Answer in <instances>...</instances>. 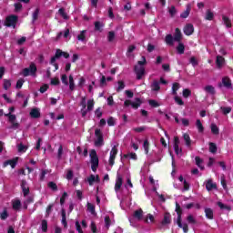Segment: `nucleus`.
<instances>
[{"label":"nucleus","instance_id":"1","mask_svg":"<svg viewBox=\"0 0 233 233\" xmlns=\"http://www.w3.org/2000/svg\"><path fill=\"white\" fill-rule=\"evenodd\" d=\"M22 74L24 77H28V76H35V74H37V66L32 62L28 67L23 69Z\"/></svg>","mask_w":233,"mask_h":233},{"label":"nucleus","instance_id":"2","mask_svg":"<svg viewBox=\"0 0 233 233\" xmlns=\"http://www.w3.org/2000/svg\"><path fill=\"white\" fill-rule=\"evenodd\" d=\"M95 136L96 137L95 140V147H103L105 145V138L103 137V132H101V129L96 128L95 130Z\"/></svg>","mask_w":233,"mask_h":233},{"label":"nucleus","instance_id":"3","mask_svg":"<svg viewBox=\"0 0 233 233\" xmlns=\"http://www.w3.org/2000/svg\"><path fill=\"white\" fill-rule=\"evenodd\" d=\"M17 15H11L5 18V26L15 28V25H17Z\"/></svg>","mask_w":233,"mask_h":233},{"label":"nucleus","instance_id":"4","mask_svg":"<svg viewBox=\"0 0 233 233\" xmlns=\"http://www.w3.org/2000/svg\"><path fill=\"white\" fill-rule=\"evenodd\" d=\"M135 74L137 76V80L143 79V76H145V66H135Z\"/></svg>","mask_w":233,"mask_h":233},{"label":"nucleus","instance_id":"5","mask_svg":"<svg viewBox=\"0 0 233 233\" xmlns=\"http://www.w3.org/2000/svg\"><path fill=\"white\" fill-rule=\"evenodd\" d=\"M116 156H117V147L114 146L110 151V157H109L110 167H114V163L116 161Z\"/></svg>","mask_w":233,"mask_h":233},{"label":"nucleus","instance_id":"6","mask_svg":"<svg viewBox=\"0 0 233 233\" xmlns=\"http://www.w3.org/2000/svg\"><path fill=\"white\" fill-rule=\"evenodd\" d=\"M91 165H99V157L96 149H92L89 153Z\"/></svg>","mask_w":233,"mask_h":233},{"label":"nucleus","instance_id":"7","mask_svg":"<svg viewBox=\"0 0 233 233\" xmlns=\"http://www.w3.org/2000/svg\"><path fill=\"white\" fill-rule=\"evenodd\" d=\"M170 223H172V215L168 212H165L161 225L162 227H167V225H170Z\"/></svg>","mask_w":233,"mask_h":233},{"label":"nucleus","instance_id":"8","mask_svg":"<svg viewBox=\"0 0 233 233\" xmlns=\"http://www.w3.org/2000/svg\"><path fill=\"white\" fill-rule=\"evenodd\" d=\"M175 211L177 213V223L181 226V216H183V208H181V206L179 203L176 202V208Z\"/></svg>","mask_w":233,"mask_h":233},{"label":"nucleus","instance_id":"9","mask_svg":"<svg viewBox=\"0 0 233 233\" xmlns=\"http://www.w3.org/2000/svg\"><path fill=\"white\" fill-rule=\"evenodd\" d=\"M21 188H22L24 197L26 198V196L30 194V187H28V182H26V180L23 179L21 181Z\"/></svg>","mask_w":233,"mask_h":233},{"label":"nucleus","instance_id":"10","mask_svg":"<svg viewBox=\"0 0 233 233\" xmlns=\"http://www.w3.org/2000/svg\"><path fill=\"white\" fill-rule=\"evenodd\" d=\"M19 161V157H15L12 159L5 160L4 162V167H6L10 165L11 168H15L17 167V162Z\"/></svg>","mask_w":233,"mask_h":233},{"label":"nucleus","instance_id":"11","mask_svg":"<svg viewBox=\"0 0 233 233\" xmlns=\"http://www.w3.org/2000/svg\"><path fill=\"white\" fill-rule=\"evenodd\" d=\"M206 189L208 192H210L211 190H217L218 189V184L214 183L212 181V178H209L206 182Z\"/></svg>","mask_w":233,"mask_h":233},{"label":"nucleus","instance_id":"12","mask_svg":"<svg viewBox=\"0 0 233 233\" xmlns=\"http://www.w3.org/2000/svg\"><path fill=\"white\" fill-rule=\"evenodd\" d=\"M121 187H123V177L117 174L115 184V191L119 192V190H121Z\"/></svg>","mask_w":233,"mask_h":233},{"label":"nucleus","instance_id":"13","mask_svg":"<svg viewBox=\"0 0 233 233\" xmlns=\"http://www.w3.org/2000/svg\"><path fill=\"white\" fill-rule=\"evenodd\" d=\"M174 150L177 156H179L183 152V149L179 148V137H174Z\"/></svg>","mask_w":233,"mask_h":233},{"label":"nucleus","instance_id":"14","mask_svg":"<svg viewBox=\"0 0 233 233\" xmlns=\"http://www.w3.org/2000/svg\"><path fill=\"white\" fill-rule=\"evenodd\" d=\"M29 116L33 117V119H39L41 117V111L37 107H34L31 109Z\"/></svg>","mask_w":233,"mask_h":233},{"label":"nucleus","instance_id":"15","mask_svg":"<svg viewBox=\"0 0 233 233\" xmlns=\"http://www.w3.org/2000/svg\"><path fill=\"white\" fill-rule=\"evenodd\" d=\"M174 41L177 43H181V39H183V34H181V30L179 28L175 29V34H174Z\"/></svg>","mask_w":233,"mask_h":233},{"label":"nucleus","instance_id":"16","mask_svg":"<svg viewBox=\"0 0 233 233\" xmlns=\"http://www.w3.org/2000/svg\"><path fill=\"white\" fill-rule=\"evenodd\" d=\"M184 34L186 35H192L194 34V25L192 24H187L184 27Z\"/></svg>","mask_w":233,"mask_h":233},{"label":"nucleus","instance_id":"17","mask_svg":"<svg viewBox=\"0 0 233 233\" xmlns=\"http://www.w3.org/2000/svg\"><path fill=\"white\" fill-rule=\"evenodd\" d=\"M151 90L153 92H159L161 90V86H159V81L154 80L151 84Z\"/></svg>","mask_w":233,"mask_h":233},{"label":"nucleus","instance_id":"18","mask_svg":"<svg viewBox=\"0 0 233 233\" xmlns=\"http://www.w3.org/2000/svg\"><path fill=\"white\" fill-rule=\"evenodd\" d=\"M222 21L224 25L227 26V28H232V21L230 20V18H228V16L223 15Z\"/></svg>","mask_w":233,"mask_h":233},{"label":"nucleus","instance_id":"19","mask_svg":"<svg viewBox=\"0 0 233 233\" xmlns=\"http://www.w3.org/2000/svg\"><path fill=\"white\" fill-rule=\"evenodd\" d=\"M165 41L166 45H168V46H174V41L176 40H174V36H172V35L169 34L166 35Z\"/></svg>","mask_w":233,"mask_h":233},{"label":"nucleus","instance_id":"20","mask_svg":"<svg viewBox=\"0 0 233 233\" xmlns=\"http://www.w3.org/2000/svg\"><path fill=\"white\" fill-rule=\"evenodd\" d=\"M205 215L208 219H214V210L210 208H205Z\"/></svg>","mask_w":233,"mask_h":233},{"label":"nucleus","instance_id":"21","mask_svg":"<svg viewBox=\"0 0 233 233\" xmlns=\"http://www.w3.org/2000/svg\"><path fill=\"white\" fill-rule=\"evenodd\" d=\"M205 92L210 94L211 96H216V88L213 86H206L204 87Z\"/></svg>","mask_w":233,"mask_h":233},{"label":"nucleus","instance_id":"22","mask_svg":"<svg viewBox=\"0 0 233 233\" xmlns=\"http://www.w3.org/2000/svg\"><path fill=\"white\" fill-rule=\"evenodd\" d=\"M222 85L226 86V88H230L232 86V82L228 76H225L222 78Z\"/></svg>","mask_w":233,"mask_h":233},{"label":"nucleus","instance_id":"23","mask_svg":"<svg viewBox=\"0 0 233 233\" xmlns=\"http://www.w3.org/2000/svg\"><path fill=\"white\" fill-rule=\"evenodd\" d=\"M76 39L78 41H82V43L86 41V30H82L80 34L76 36Z\"/></svg>","mask_w":233,"mask_h":233},{"label":"nucleus","instance_id":"24","mask_svg":"<svg viewBox=\"0 0 233 233\" xmlns=\"http://www.w3.org/2000/svg\"><path fill=\"white\" fill-rule=\"evenodd\" d=\"M103 26H105V24H103V22H99V21L95 22L96 32H103Z\"/></svg>","mask_w":233,"mask_h":233},{"label":"nucleus","instance_id":"25","mask_svg":"<svg viewBox=\"0 0 233 233\" xmlns=\"http://www.w3.org/2000/svg\"><path fill=\"white\" fill-rule=\"evenodd\" d=\"M142 103L143 102L141 101V98H136V102H131V106L135 110H137V108H139L141 106Z\"/></svg>","mask_w":233,"mask_h":233},{"label":"nucleus","instance_id":"26","mask_svg":"<svg viewBox=\"0 0 233 233\" xmlns=\"http://www.w3.org/2000/svg\"><path fill=\"white\" fill-rule=\"evenodd\" d=\"M183 137H184V141L186 143V146L191 147L192 146V140L190 139V135H188L187 133H185L183 135Z\"/></svg>","mask_w":233,"mask_h":233},{"label":"nucleus","instance_id":"27","mask_svg":"<svg viewBox=\"0 0 233 233\" xmlns=\"http://www.w3.org/2000/svg\"><path fill=\"white\" fill-rule=\"evenodd\" d=\"M177 52L180 56L185 54V45L181 42H178V46H177Z\"/></svg>","mask_w":233,"mask_h":233},{"label":"nucleus","instance_id":"28","mask_svg":"<svg viewBox=\"0 0 233 233\" xmlns=\"http://www.w3.org/2000/svg\"><path fill=\"white\" fill-rule=\"evenodd\" d=\"M196 127L199 133L205 132V127H203V124L201 123L200 119H197Z\"/></svg>","mask_w":233,"mask_h":233},{"label":"nucleus","instance_id":"29","mask_svg":"<svg viewBox=\"0 0 233 233\" xmlns=\"http://www.w3.org/2000/svg\"><path fill=\"white\" fill-rule=\"evenodd\" d=\"M179 88H180L179 83L177 82L173 83V86H172L173 96H177V91L179 90Z\"/></svg>","mask_w":233,"mask_h":233},{"label":"nucleus","instance_id":"30","mask_svg":"<svg viewBox=\"0 0 233 233\" xmlns=\"http://www.w3.org/2000/svg\"><path fill=\"white\" fill-rule=\"evenodd\" d=\"M190 5H187V10H185L181 15H180V17L182 19H187V17H188V15H190Z\"/></svg>","mask_w":233,"mask_h":233},{"label":"nucleus","instance_id":"31","mask_svg":"<svg viewBox=\"0 0 233 233\" xmlns=\"http://www.w3.org/2000/svg\"><path fill=\"white\" fill-rule=\"evenodd\" d=\"M216 63L217 66H218V68H221V66H223V63H225V58L221 56H218Z\"/></svg>","mask_w":233,"mask_h":233},{"label":"nucleus","instance_id":"32","mask_svg":"<svg viewBox=\"0 0 233 233\" xmlns=\"http://www.w3.org/2000/svg\"><path fill=\"white\" fill-rule=\"evenodd\" d=\"M76 89V84L74 83V76L72 75L69 76V90L74 92Z\"/></svg>","mask_w":233,"mask_h":233},{"label":"nucleus","instance_id":"33","mask_svg":"<svg viewBox=\"0 0 233 233\" xmlns=\"http://www.w3.org/2000/svg\"><path fill=\"white\" fill-rule=\"evenodd\" d=\"M211 132L214 134V136H218L219 135V127L216 124H211L210 126Z\"/></svg>","mask_w":233,"mask_h":233},{"label":"nucleus","instance_id":"34","mask_svg":"<svg viewBox=\"0 0 233 233\" xmlns=\"http://www.w3.org/2000/svg\"><path fill=\"white\" fill-rule=\"evenodd\" d=\"M196 165L200 168V170H205V167L201 166V163H203V159L199 157H195Z\"/></svg>","mask_w":233,"mask_h":233},{"label":"nucleus","instance_id":"35","mask_svg":"<svg viewBox=\"0 0 233 233\" xmlns=\"http://www.w3.org/2000/svg\"><path fill=\"white\" fill-rule=\"evenodd\" d=\"M47 187H48V188L53 190V192H57V184H56V182H54V181L48 182Z\"/></svg>","mask_w":233,"mask_h":233},{"label":"nucleus","instance_id":"36","mask_svg":"<svg viewBox=\"0 0 233 233\" xmlns=\"http://www.w3.org/2000/svg\"><path fill=\"white\" fill-rule=\"evenodd\" d=\"M209 152H211V154H216V152H218V146L216 145V143H209Z\"/></svg>","mask_w":233,"mask_h":233},{"label":"nucleus","instance_id":"37","mask_svg":"<svg viewBox=\"0 0 233 233\" xmlns=\"http://www.w3.org/2000/svg\"><path fill=\"white\" fill-rule=\"evenodd\" d=\"M5 117H8L9 123H15V119H17V116L15 115H12V113L5 114Z\"/></svg>","mask_w":233,"mask_h":233},{"label":"nucleus","instance_id":"38","mask_svg":"<svg viewBox=\"0 0 233 233\" xmlns=\"http://www.w3.org/2000/svg\"><path fill=\"white\" fill-rule=\"evenodd\" d=\"M177 225L179 227V228H182L184 233H188V224L187 223H181L180 221V225L179 223H177Z\"/></svg>","mask_w":233,"mask_h":233},{"label":"nucleus","instance_id":"39","mask_svg":"<svg viewBox=\"0 0 233 233\" xmlns=\"http://www.w3.org/2000/svg\"><path fill=\"white\" fill-rule=\"evenodd\" d=\"M37 19H39V8H36L32 15L33 23H35V21H37Z\"/></svg>","mask_w":233,"mask_h":233},{"label":"nucleus","instance_id":"40","mask_svg":"<svg viewBox=\"0 0 233 233\" xmlns=\"http://www.w3.org/2000/svg\"><path fill=\"white\" fill-rule=\"evenodd\" d=\"M187 221L189 225H196V223H198L193 215H188L187 218Z\"/></svg>","mask_w":233,"mask_h":233},{"label":"nucleus","instance_id":"41","mask_svg":"<svg viewBox=\"0 0 233 233\" xmlns=\"http://www.w3.org/2000/svg\"><path fill=\"white\" fill-rule=\"evenodd\" d=\"M42 227V232H47L48 231V221L46 219H43L41 223Z\"/></svg>","mask_w":233,"mask_h":233},{"label":"nucleus","instance_id":"42","mask_svg":"<svg viewBox=\"0 0 233 233\" xmlns=\"http://www.w3.org/2000/svg\"><path fill=\"white\" fill-rule=\"evenodd\" d=\"M134 218H136L137 219H141V218H143V209H137L134 212Z\"/></svg>","mask_w":233,"mask_h":233},{"label":"nucleus","instance_id":"43","mask_svg":"<svg viewBox=\"0 0 233 233\" xmlns=\"http://www.w3.org/2000/svg\"><path fill=\"white\" fill-rule=\"evenodd\" d=\"M114 39H116V33L114 31H109L108 35H107V41L109 43H112V41H114Z\"/></svg>","mask_w":233,"mask_h":233},{"label":"nucleus","instance_id":"44","mask_svg":"<svg viewBox=\"0 0 233 233\" xmlns=\"http://www.w3.org/2000/svg\"><path fill=\"white\" fill-rule=\"evenodd\" d=\"M12 86V81L9 79H4V90H8Z\"/></svg>","mask_w":233,"mask_h":233},{"label":"nucleus","instance_id":"45","mask_svg":"<svg viewBox=\"0 0 233 233\" xmlns=\"http://www.w3.org/2000/svg\"><path fill=\"white\" fill-rule=\"evenodd\" d=\"M143 147H144V150H145V154H148L149 148H150V144L148 143L147 139H146L144 141Z\"/></svg>","mask_w":233,"mask_h":233},{"label":"nucleus","instance_id":"46","mask_svg":"<svg viewBox=\"0 0 233 233\" xmlns=\"http://www.w3.org/2000/svg\"><path fill=\"white\" fill-rule=\"evenodd\" d=\"M206 19L207 21H212L214 19V13H212L210 10H208L206 13Z\"/></svg>","mask_w":233,"mask_h":233},{"label":"nucleus","instance_id":"47","mask_svg":"<svg viewBox=\"0 0 233 233\" xmlns=\"http://www.w3.org/2000/svg\"><path fill=\"white\" fill-rule=\"evenodd\" d=\"M58 14L61 15V17H63V19H68V15L66 14V12H65V8H60L58 10Z\"/></svg>","mask_w":233,"mask_h":233},{"label":"nucleus","instance_id":"48","mask_svg":"<svg viewBox=\"0 0 233 233\" xmlns=\"http://www.w3.org/2000/svg\"><path fill=\"white\" fill-rule=\"evenodd\" d=\"M218 207H219L221 210H231V208L229 206L223 204V202H218Z\"/></svg>","mask_w":233,"mask_h":233},{"label":"nucleus","instance_id":"49","mask_svg":"<svg viewBox=\"0 0 233 233\" xmlns=\"http://www.w3.org/2000/svg\"><path fill=\"white\" fill-rule=\"evenodd\" d=\"M14 210H19L21 208V200H15L13 202Z\"/></svg>","mask_w":233,"mask_h":233},{"label":"nucleus","instance_id":"50","mask_svg":"<svg viewBox=\"0 0 233 233\" xmlns=\"http://www.w3.org/2000/svg\"><path fill=\"white\" fill-rule=\"evenodd\" d=\"M220 109L223 112L224 116H227V114H230V112H232V107L230 106H228V107L222 106L220 107Z\"/></svg>","mask_w":233,"mask_h":233},{"label":"nucleus","instance_id":"51","mask_svg":"<svg viewBox=\"0 0 233 233\" xmlns=\"http://www.w3.org/2000/svg\"><path fill=\"white\" fill-rule=\"evenodd\" d=\"M87 210L91 212V214H96V206H94L92 203H87Z\"/></svg>","mask_w":233,"mask_h":233},{"label":"nucleus","instance_id":"52","mask_svg":"<svg viewBox=\"0 0 233 233\" xmlns=\"http://www.w3.org/2000/svg\"><path fill=\"white\" fill-rule=\"evenodd\" d=\"M176 14H177V10L176 9V6L171 5V7L169 8V15L171 17H174Z\"/></svg>","mask_w":233,"mask_h":233},{"label":"nucleus","instance_id":"53","mask_svg":"<svg viewBox=\"0 0 233 233\" xmlns=\"http://www.w3.org/2000/svg\"><path fill=\"white\" fill-rule=\"evenodd\" d=\"M148 104L153 107V108H157L159 106V103L154 99L148 100Z\"/></svg>","mask_w":233,"mask_h":233},{"label":"nucleus","instance_id":"54","mask_svg":"<svg viewBox=\"0 0 233 233\" xmlns=\"http://www.w3.org/2000/svg\"><path fill=\"white\" fill-rule=\"evenodd\" d=\"M87 182L89 183L90 187L96 183V176L90 175L89 177H87Z\"/></svg>","mask_w":233,"mask_h":233},{"label":"nucleus","instance_id":"55","mask_svg":"<svg viewBox=\"0 0 233 233\" xmlns=\"http://www.w3.org/2000/svg\"><path fill=\"white\" fill-rule=\"evenodd\" d=\"M112 224V220L109 216L105 217V225L107 228H110V225Z\"/></svg>","mask_w":233,"mask_h":233},{"label":"nucleus","instance_id":"56","mask_svg":"<svg viewBox=\"0 0 233 233\" xmlns=\"http://www.w3.org/2000/svg\"><path fill=\"white\" fill-rule=\"evenodd\" d=\"M190 96H192V91H190V89L186 88L183 90V97H190Z\"/></svg>","mask_w":233,"mask_h":233},{"label":"nucleus","instance_id":"57","mask_svg":"<svg viewBox=\"0 0 233 233\" xmlns=\"http://www.w3.org/2000/svg\"><path fill=\"white\" fill-rule=\"evenodd\" d=\"M107 125L108 127H116V119L113 116H110L107 119Z\"/></svg>","mask_w":233,"mask_h":233},{"label":"nucleus","instance_id":"58","mask_svg":"<svg viewBox=\"0 0 233 233\" xmlns=\"http://www.w3.org/2000/svg\"><path fill=\"white\" fill-rule=\"evenodd\" d=\"M121 90H125V82L118 81V87L116 88V92H121Z\"/></svg>","mask_w":233,"mask_h":233},{"label":"nucleus","instance_id":"59","mask_svg":"<svg viewBox=\"0 0 233 233\" xmlns=\"http://www.w3.org/2000/svg\"><path fill=\"white\" fill-rule=\"evenodd\" d=\"M87 110L88 112H92V110H94V100L87 101Z\"/></svg>","mask_w":233,"mask_h":233},{"label":"nucleus","instance_id":"60","mask_svg":"<svg viewBox=\"0 0 233 233\" xmlns=\"http://www.w3.org/2000/svg\"><path fill=\"white\" fill-rule=\"evenodd\" d=\"M8 218V211L6 209H5L1 215H0V219H2L3 221H5V219Z\"/></svg>","mask_w":233,"mask_h":233},{"label":"nucleus","instance_id":"61","mask_svg":"<svg viewBox=\"0 0 233 233\" xmlns=\"http://www.w3.org/2000/svg\"><path fill=\"white\" fill-rule=\"evenodd\" d=\"M25 84V79L20 78L16 82V88L21 89L23 88V85Z\"/></svg>","mask_w":233,"mask_h":233},{"label":"nucleus","instance_id":"62","mask_svg":"<svg viewBox=\"0 0 233 233\" xmlns=\"http://www.w3.org/2000/svg\"><path fill=\"white\" fill-rule=\"evenodd\" d=\"M61 81L66 86H68V76L66 75H62Z\"/></svg>","mask_w":233,"mask_h":233},{"label":"nucleus","instance_id":"63","mask_svg":"<svg viewBox=\"0 0 233 233\" xmlns=\"http://www.w3.org/2000/svg\"><path fill=\"white\" fill-rule=\"evenodd\" d=\"M23 10V5L21 3L15 4V12H21Z\"/></svg>","mask_w":233,"mask_h":233},{"label":"nucleus","instance_id":"64","mask_svg":"<svg viewBox=\"0 0 233 233\" xmlns=\"http://www.w3.org/2000/svg\"><path fill=\"white\" fill-rule=\"evenodd\" d=\"M28 147L22 143L18 145V152H26Z\"/></svg>","mask_w":233,"mask_h":233}]
</instances>
